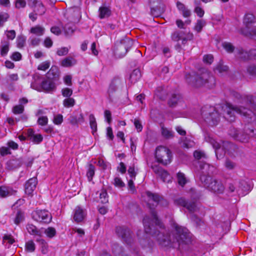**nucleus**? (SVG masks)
I'll return each mask as SVG.
<instances>
[{
  "label": "nucleus",
  "mask_w": 256,
  "mask_h": 256,
  "mask_svg": "<svg viewBox=\"0 0 256 256\" xmlns=\"http://www.w3.org/2000/svg\"><path fill=\"white\" fill-rule=\"evenodd\" d=\"M146 195L148 199L147 204L150 210L151 216L150 218L146 216L144 218L143 224L146 233L151 234L162 246L179 248L184 244L190 243L192 240V234L186 228L173 222L172 226L174 230V233L172 238L158 218L154 208L158 205L162 206H167V200L158 194L150 191L146 192Z\"/></svg>",
  "instance_id": "obj_1"
},
{
  "label": "nucleus",
  "mask_w": 256,
  "mask_h": 256,
  "mask_svg": "<svg viewBox=\"0 0 256 256\" xmlns=\"http://www.w3.org/2000/svg\"><path fill=\"white\" fill-rule=\"evenodd\" d=\"M231 96L234 101L238 103L246 104L249 108L242 106H234L226 103L222 106H218L217 108L206 105L201 110V115L204 121L211 126L216 125L220 120V116L224 117L228 122H232L235 120L236 113L244 117L248 123L256 119V114L252 110H256V104L253 96L251 95L241 94L237 92L232 91Z\"/></svg>",
  "instance_id": "obj_2"
},
{
  "label": "nucleus",
  "mask_w": 256,
  "mask_h": 256,
  "mask_svg": "<svg viewBox=\"0 0 256 256\" xmlns=\"http://www.w3.org/2000/svg\"><path fill=\"white\" fill-rule=\"evenodd\" d=\"M186 82L193 87L204 86L208 88H212L215 84L214 77L206 69L199 70L198 72L189 73L186 75Z\"/></svg>",
  "instance_id": "obj_3"
},
{
  "label": "nucleus",
  "mask_w": 256,
  "mask_h": 256,
  "mask_svg": "<svg viewBox=\"0 0 256 256\" xmlns=\"http://www.w3.org/2000/svg\"><path fill=\"white\" fill-rule=\"evenodd\" d=\"M211 169L208 173L201 174L199 176V180L202 186L210 191L216 193H222L224 189V186L220 180L213 179L210 175L212 172Z\"/></svg>",
  "instance_id": "obj_4"
},
{
  "label": "nucleus",
  "mask_w": 256,
  "mask_h": 256,
  "mask_svg": "<svg viewBox=\"0 0 256 256\" xmlns=\"http://www.w3.org/2000/svg\"><path fill=\"white\" fill-rule=\"evenodd\" d=\"M229 134L234 140L242 142H248L250 137H256V130L245 126L244 132L239 131L234 128L230 129Z\"/></svg>",
  "instance_id": "obj_5"
},
{
  "label": "nucleus",
  "mask_w": 256,
  "mask_h": 256,
  "mask_svg": "<svg viewBox=\"0 0 256 256\" xmlns=\"http://www.w3.org/2000/svg\"><path fill=\"white\" fill-rule=\"evenodd\" d=\"M205 141L210 143L215 150V153L216 157L218 158V151L220 150L221 147L222 150L224 152V154L226 152H230V148H232L234 147V145L228 142H218L211 134H206L204 136Z\"/></svg>",
  "instance_id": "obj_6"
},
{
  "label": "nucleus",
  "mask_w": 256,
  "mask_h": 256,
  "mask_svg": "<svg viewBox=\"0 0 256 256\" xmlns=\"http://www.w3.org/2000/svg\"><path fill=\"white\" fill-rule=\"evenodd\" d=\"M256 22V17L252 13H246L244 18L243 23L245 26L240 30V32L244 36L250 37L252 38H256V26L252 29V24Z\"/></svg>",
  "instance_id": "obj_7"
},
{
  "label": "nucleus",
  "mask_w": 256,
  "mask_h": 256,
  "mask_svg": "<svg viewBox=\"0 0 256 256\" xmlns=\"http://www.w3.org/2000/svg\"><path fill=\"white\" fill-rule=\"evenodd\" d=\"M30 87L40 92L52 93L56 90V86L54 80L50 78L44 79L40 84L32 82Z\"/></svg>",
  "instance_id": "obj_8"
},
{
  "label": "nucleus",
  "mask_w": 256,
  "mask_h": 256,
  "mask_svg": "<svg viewBox=\"0 0 256 256\" xmlns=\"http://www.w3.org/2000/svg\"><path fill=\"white\" fill-rule=\"evenodd\" d=\"M156 158L158 162L164 165L169 164L172 160L171 151L166 147L159 146L156 150Z\"/></svg>",
  "instance_id": "obj_9"
},
{
  "label": "nucleus",
  "mask_w": 256,
  "mask_h": 256,
  "mask_svg": "<svg viewBox=\"0 0 256 256\" xmlns=\"http://www.w3.org/2000/svg\"><path fill=\"white\" fill-rule=\"evenodd\" d=\"M194 156L196 159L198 160V164L200 168V174L203 173H208L211 171V169L214 168L212 166H210L208 163L204 161L207 159L208 157L205 153L200 150H196L194 152Z\"/></svg>",
  "instance_id": "obj_10"
},
{
  "label": "nucleus",
  "mask_w": 256,
  "mask_h": 256,
  "mask_svg": "<svg viewBox=\"0 0 256 256\" xmlns=\"http://www.w3.org/2000/svg\"><path fill=\"white\" fill-rule=\"evenodd\" d=\"M239 57L244 60H256V50H252L248 52H244L242 50H239ZM247 72L250 76H256V66L250 65L247 68Z\"/></svg>",
  "instance_id": "obj_11"
},
{
  "label": "nucleus",
  "mask_w": 256,
  "mask_h": 256,
  "mask_svg": "<svg viewBox=\"0 0 256 256\" xmlns=\"http://www.w3.org/2000/svg\"><path fill=\"white\" fill-rule=\"evenodd\" d=\"M32 217L34 221L43 224L49 223L52 218L50 212L45 210H36L33 211Z\"/></svg>",
  "instance_id": "obj_12"
},
{
  "label": "nucleus",
  "mask_w": 256,
  "mask_h": 256,
  "mask_svg": "<svg viewBox=\"0 0 256 256\" xmlns=\"http://www.w3.org/2000/svg\"><path fill=\"white\" fill-rule=\"evenodd\" d=\"M132 44V41L130 38H126L116 46L114 54L119 58L125 56Z\"/></svg>",
  "instance_id": "obj_13"
},
{
  "label": "nucleus",
  "mask_w": 256,
  "mask_h": 256,
  "mask_svg": "<svg viewBox=\"0 0 256 256\" xmlns=\"http://www.w3.org/2000/svg\"><path fill=\"white\" fill-rule=\"evenodd\" d=\"M26 228L30 234L34 236L36 238V242L41 244L42 246H46V241L41 238L43 234L42 230L38 229L35 226L31 224H27Z\"/></svg>",
  "instance_id": "obj_14"
},
{
  "label": "nucleus",
  "mask_w": 256,
  "mask_h": 256,
  "mask_svg": "<svg viewBox=\"0 0 256 256\" xmlns=\"http://www.w3.org/2000/svg\"><path fill=\"white\" fill-rule=\"evenodd\" d=\"M148 3L152 16L155 17L160 16L164 10L162 0H149Z\"/></svg>",
  "instance_id": "obj_15"
},
{
  "label": "nucleus",
  "mask_w": 256,
  "mask_h": 256,
  "mask_svg": "<svg viewBox=\"0 0 256 256\" xmlns=\"http://www.w3.org/2000/svg\"><path fill=\"white\" fill-rule=\"evenodd\" d=\"M116 232L119 237H120L124 242L128 244L131 242L132 236L130 230L124 226H117Z\"/></svg>",
  "instance_id": "obj_16"
},
{
  "label": "nucleus",
  "mask_w": 256,
  "mask_h": 256,
  "mask_svg": "<svg viewBox=\"0 0 256 256\" xmlns=\"http://www.w3.org/2000/svg\"><path fill=\"white\" fill-rule=\"evenodd\" d=\"M174 204L178 206H182L186 208L191 212H194L196 211L198 206L196 202L188 203L183 198H179L174 199Z\"/></svg>",
  "instance_id": "obj_17"
},
{
  "label": "nucleus",
  "mask_w": 256,
  "mask_h": 256,
  "mask_svg": "<svg viewBox=\"0 0 256 256\" xmlns=\"http://www.w3.org/2000/svg\"><path fill=\"white\" fill-rule=\"evenodd\" d=\"M28 4L38 15H42L46 12V8L40 0H28Z\"/></svg>",
  "instance_id": "obj_18"
},
{
  "label": "nucleus",
  "mask_w": 256,
  "mask_h": 256,
  "mask_svg": "<svg viewBox=\"0 0 256 256\" xmlns=\"http://www.w3.org/2000/svg\"><path fill=\"white\" fill-rule=\"evenodd\" d=\"M237 182H234V184L232 183H230L228 184V189L231 192H234L235 190H236V192L238 194H244V193L243 192H244L248 186V184L244 180H241L238 182L239 186H238L236 187L235 184H236Z\"/></svg>",
  "instance_id": "obj_19"
},
{
  "label": "nucleus",
  "mask_w": 256,
  "mask_h": 256,
  "mask_svg": "<svg viewBox=\"0 0 256 256\" xmlns=\"http://www.w3.org/2000/svg\"><path fill=\"white\" fill-rule=\"evenodd\" d=\"M38 180L36 177L30 178L26 181L24 185L26 194L28 196H31L36 188Z\"/></svg>",
  "instance_id": "obj_20"
},
{
  "label": "nucleus",
  "mask_w": 256,
  "mask_h": 256,
  "mask_svg": "<svg viewBox=\"0 0 256 256\" xmlns=\"http://www.w3.org/2000/svg\"><path fill=\"white\" fill-rule=\"evenodd\" d=\"M128 172L130 177V179L128 180V186L130 190L134 192L135 191V186L134 184V180H135L136 176L137 174V172L135 171L134 166H129Z\"/></svg>",
  "instance_id": "obj_21"
},
{
  "label": "nucleus",
  "mask_w": 256,
  "mask_h": 256,
  "mask_svg": "<svg viewBox=\"0 0 256 256\" xmlns=\"http://www.w3.org/2000/svg\"><path fill=\"white\" fill-rule=\"evenodd\" d=\"M28 138L34 144H38L43 140V136L40 134H35L33 130L28 129L26 132Z\"/></svg>",
  "instance_id": "obj_22"
},
{
  "label": "nucleus",
  "mask_w": 256,
  "mask_h": 256,
  "mask_svg": "<svg viewBox=\"0 0 256 256\" xmlns=\"http://www.w3.org/2000/svg\"><path fill=\"white\" fill-rule=\"evenodd\" d=\"M16 191L12 186L3 185L0 186V197L5 198L10 196L14 195Z\"/></svg>",
  "instance_id": "obj_23"
},
{
  "label": "nucleus",
  "mask_w": 256,
  "mask_h": 256,
  "mask_svg": "<svg viewBox=\"0 0 256 256\" xmlns=\"http://www.w3.org/2000/svg\"><path fill=\"white\" fill-rule=\"evenodd\" d=\"M86 215V210L80 206H76L74 211V221L77 222H79L83 220Z\"/></svg>",
  "instance_id": "obj_24"
},
{
  "label": "nucleus",
  "mask_w": 256,
  "mask_h": 256,
  "mask_svg": "<svg viewBox=\"0 0 256 256\" xmlns=\"http://www.w3.org/2000/svg\"><path fill=\"white\" fill-rule=\"evenodd\" d=\"M121 80L119 78H114L111 82L108 90L110 98L112 94L116 90L118 86L120 84Z\"/></svg>",
  "instance_id": "obj_25"
},
{
  "label": "nucleus",
  "mask_w": 256,
  "mask_h": 256,
  "mask_svg": "<svg viewBox=\"0 0 256 256\" xmlns=\"http://www.w3.org/2000/svg\"><path fill=\"white\" fill-rule=\"evenodd\" d=\"M22 164V162L20 159H12L8 160L6 162V168L8 170H14L19 167Z\"/></svg>",
  "instance_id": "obj_26"
},
{
  "label": "nucleus",
  "mask_w": 256,
  "mask_h": 256,
  "mask_svg": "<svg viewBox=\"0 0 256 256\" xmlns=\"http://www.w3.org/2000/svg\"><path fill=\"white\" fill-rule=\"evenodd\" d=\"M182 101V97L179 94H174L168 100V105L170 107H174Z\"/></svg>",
  "instance_id": "obj_27"
},
{
  "label": "nucleus",
  "mask_w": 256,
  "mask_h": 256,
  "mask_svg": "<svg viewBox=\"0 0 256 256\" xmlns=\"http://www.w3.org/2000/svg\"><path fill=\"white\" fill-rule=\"evenodd\" d=\"M30 32L32 35L41 36H43L45 32V28L42 26L36 25L32 27Z\"/></svg>",
  "instance_id": "obj_28"
},
{
  "label": "nucleus",
  "mask_w": 256,
  "mask_h": 256,
  "mask_svg": "<svg viewBox=\"0 0 256 256\" xmlns=\"http://www.w3.org/2000/svg\"><path fill=\"white\" fill-rule=\"evenodd\" d=\"M176 7L184 18H188L190 16V10L184 4L180 2H177Z\"/></svg>",
  "instance_id": "obj_29"
},
{
  "label": "nucleus",
  "mask_w": 256,
  "mask_h": 256,
  "mask_svg": "<svg viewBox=\"0 0 256 256\" xmlns=\"http://www.w3.org/2000/svg\"><path fill=\"white\" fill-rule=\"evenodd\" d=\"M68 121L70 124L75 126L84 122V118L82 113L78 116L72 115L68 118Z\"/></svg>",
  "instance_id": "obj_30"
},
{
  "label": "nucleus",
  "mask_w": 256,
  "mask_h": 256,
  "mask_svg": "<svg viewBox=\"0 0 256 256\" xmlns=\"http://www.w3.org/2000/svg\"><path fill=\"white\" fill-rule=\"evenodd\" d=\"M59 70L58 66H52L46 74V77L51 80H54L58 77Z\"/></svg>",
  "instance_id": "obj_31"
},
{
  "label": "nucleus",
  "mask_w": 256,
  "mask_h": 256,
  "mask_svg": "<svg viewBox=\"0 0 256 256\" xmlns=\"http://www.w3.org/2000/svg\"><path fill=\"white\" fill-rule=\"evenodd\" d=\"M15 242L14 238L11 234H6L3 236L2 244L7 248H9Z\"/></svg>",
  "instance_id": "obj_32"
},
{
  "label": "nucleus",
  "mask_w": 256,
  "mask_h": 256,
  "mask_svg": "<svg viewBox=\"0 0 256 256\" xmlns=\"http://www.w3.org/2000/svg\"><path fill=\"white\" fill-rule=\"evenodd\" d=\"M99 16L100 18L108 17L110 15L111 11L109 8L101 6L99 8Z\"/></svg>",
  "instance_id": "obj_33"
},
{
  "label": "nucleus",
  "mask_w": 256,
  "mask_h": 256,
  "mask_svg": "<svg viewBox=\"0 0 256 256\" xmlns=\"http://www.w3.org/2000/svg\"><path fill=\"white\" fill-rule=\"evenodd\" d=\"M112 252L114 256H128V255L124 254L122 247L116 244H113L112 246Z\"/></svg>",
  "instance_id": "obj_34"
},
{
  "label": "nucleus",
  "mask_w": 256,
  "mask_h": 256,
  "mask_svg": "<svg viewBox=\"0 0 256 256\" xmlns=\"http://www.w3.org/2000/svg\"><path fill=\"white\" fill-rule=\"evenodd\" d=\"M76 64V60L73 58L68 56L61 62V66L64 67H70Z\"/></svg>",
  "instance_id": "obj_35"
},
{
  "label": "nucleus",
  "mask_w": 256,
  "mask_h": 256,
  "mask_svg": "<svg viewBox=\"0 0 256 256\" xmlns=\"http://www.w3.org/2000/svg\"><path fill=\"white\" fill-rule=\"evenodd\" d=\"M141 77V73L139 70H134L130 75V79L132 82H136Z\"/></svg>",
  "instance_id": "obj_36"
},
{
  "label": "nucleus",
  "mask_w": 256,
  "mask_h": 256,
  "mask_svg": "<svg viewBox=\"0 0 256 256\" xmlns=\"http://www.w3.org/2000/svg\"><path fill=\"white\" fill-rule=\"evenodd\" d=\"M176 178L178 184L182 186H184L188 182L185 174L182 172L177 174Z\"/></svg>",
  "instance_id": "obj_37"
},
{
  "label": "nucleus",
  "mask_w": 256,
  "mask_h": 256,
  "mask_svg": "<svg viewBox=\"0 0 256 256\" xmlns=\"http://www.w3.org/2000/svg\"><path fill=\"white\" fill-rule=\"evenodd\" d=\"M228 70V67L223 64V62L220 60L214 69L215 72H218L220 74L226 72Z\"/></svg>",
  "instance_id": "obj_38"
},
{
  "label": "nucleus",
  "mask_w": 256,
  "mask_h": 256,
  "mask_svg": "<svg viewBox=\"0 0 256 256\" xmlns=\"http://www.w3.org/2000/svg\"><path fill=\"white\" fill-rule=\"evenodd\" d=\"M184 33L182 31L174 32L171 35L172 40L174 42H178L180 40L182 41V38Z\"/></svg>",
  "instance_id": "obj_39"
},
{
  "label": "nucleus",
  "mask_w": 256,
  "mask_h": 256,
  "mask_svg": "<svg viewBox=\"0 0 256 256\" xmlns=\"http://www.w3.org/2000/svg\"><path fill=\"white\" fill-rule=\"evenodd\" d=\"M10 42L8 40L2 42L0 54L2 56H6L9 50Z\"/></svg>",
  "instance_id": "obj_40"
},
{
  "label": "nucleus",
  "mask_w": 256,
  "mask_h": 256,
  "mask_svg": "<svg viewBox=\"0 0 256 256\" xmlns=\"http://www.w3.org/2000/svg\"><path fill=\"white\" fill-rule=\"evenodd\" d=\"M206 22L204 20H198L194 27V30L197 32H200L202 28L206 25Z\"/></svg>",
  "instance_id": "obj_41"
},
{
  "label": "nucleus",
  "mask_w": 256,
  "mask_h": 256,
  "mask_svg": "<svg viewBox=\"0 0 256 256\" xmlns=\"http://www.w3.org/2000/svg\"><path fill=\"white\" fill-rule=\"evenodd\" d=\"M90 124L92 130V134L97 130V124L96 118L93 114H90L89 116Z\"/></svg>",
  "instance_id": "obj_42"
},
{
  "label": "nucleus",
  "mask_w": 256,
  "mask_h": 256,
  "mask_svg": "<svg viewBox=\"0 0 256 256\" xmlns=\"http://www.w3.org/2000/svg\"><path fill=\"white\" fill-rule=\"evenodd\" d=\"M40 36L32 35L31 36L28 40V42L30 45L35 46H38L40 41L41 39L40 38Z\"/></svg>",
  "instance_id": "obj_43"
},
{
  "label": "nucleus",
  "mask_w": 256,
  "mask_h": 256,
  "mask_svg": "<svg viewBox=\"0 0 256 256\" xmlns=\"http://www.w3.org/2000/svg\"><path fill=\"white\" fill-rule=\"evenodd\" d=\"M162 136L166 138H170L174 137V132L164 126L161 128Z\"/></svg>",
  "instance_id": "obj_44"
},
{
  "label": "nucleus",
  "mask_w": 256,
  "mask_h": 256,
  "mask_svg": "<svg viewBox=\"0 0 256 256\" xmlns=\"http://www.w3.org/2000/svg\"><path fill=\"white\" fill-rule=\"evenodd\" d=\"M94 172L95 166L92 164H90L86 172V176L88 181L90 182L92 180Z\"/></svg>",
  "instance_id": "obj_45"
},
{
  "label": "nucleus",
  "mask_w": 256,
  "mask_h": 256,
  "mask_svg": "<svg viewBox=\"0 0 256 256\" xmlns=\"http://www.w3.org/2000/svg\"><path fill=\"white\" fill-rule=\"evenodd\" d=\"M26 38L23 35H20L16 38V43L18 48H23L26 44Z\"/></svg>",
  "instance_id": "obj_46"
},
{
  "label": "nucleus",
  "mask_w": 256,
  "mask_h": 256,
  "mask_svg": "<svg viewBox=\"0 0 256 256\" xmlns=\"http://www.w3.org/2000/svg\"><path fill=\"white\" fill-rule=\"evenodd\" d=\"M24 214L21 211H18L16 214V218L14 220V222L16 225L19 224L24 221Z\"/></svg>",
  "instance_id": "obj_47"
},
{
  "label": "nucleus",
  "mask_w": 256,
  "mask_h": 256,
  "mask_svg": "<svg viewBox=\"0 0 256 256\" xmlns=\"http://www.w3.org/2000/svg\"><path fill=\"white\" fill-rule=\"evenodd\" d=\"M100 202L102 204H106L108 202V196L106 190H102L100 194Z\"/></svg>",
  "instance_id": "obj_48"
},
{
  "label": "nucleus",
  "mask_w": 256,
  "mask_h": 256,
  "mask_svg": "<svg viewBox=\"0 0 256 256\" xmlns=\"http://www.w3.org/2000/svg\"><path fill=\"white\" fill-rule=\"evenodd\" d=\"M75 100L72 98H65L63 100V105L66 108L72 107L75 104Z\"/></svg>",
  "instance_id": "obj_49"
},
{
  "label": "nucleus",
  "mask_w": 256,
  "mask_h": 256,
  "mask_svg": "<svg viewBox=\"0 0 256 256\" xmlns=\"http://www.w3.org/2000/svg\"><path fill=\"white\" fill-rule=\"evenodd\" d=\"M9 14L6 12H0V27L4 26V24L8 20Z\"/></svg>",
  "instance_id": "obj_50"
},
{
  "label": "nucleus",
  "mask_w": 256,
  "mask_h": 256,
  "mask_svg": "<svg viewBox=\"0 0 256 256\" xmlns=\"http://www.w3.org/2000/svg\"><path fill=\"white\" fill-rule=\"evenodd\" d=\"M165 94L166 92L164 90V88L162 86L158 87L155 91V94L158 98L161 100L164 98Z\"/></svg>",
  "instance_id": "obj_51"
},
{
  "label": "nucleus",
  "mask_w": 256,
  "mask_h": 256,
  "mask_svg": "<svg viewBox=\"0 0 256 256\" xmlns=\"http://www.w3.org/2000/svg\"><path fill=\"white\" fill-rule=\"evenodd\" d=\"M44 233L46 234L47 236L50 238L54 237L56 234V230L54 228L52 227H48L44 230Z\"/></svg>",
  "instance_id": "obj_52"
},
{
  "label": "nucleus",
  "mask_w": 256,
  "mask_h": 256,
  "mask_svg": "<svg viewBox=\"0 0 256 256\" xmlns=\"http://www.w3.org/2000/svg\"><path fill=\"white\" fill-rule=\"evenodd\" d=\"M159 174L164 182H168L170 180V176L166 171L162 169Z\"/></svg>",
  "instance_id": "obj_53"
},
{
  "label": "nucleus",
  "mask_w": 256,
  "mask_h": 256,
  "mask_svg": "<svg viewBox=\"0 0 256 256\" xmlns=\"http://www.w3.org/2000/svg\"><path fill=\"white\" fill-rule=\"evenodd\" d=\"M26 250L32 252L35 250V244L32 240H29L26 243Z\"/></svg>",
  "instance_id": "obj_54"
},
{
  "label": "nucleus",
  "mask_w": 256,
  "mask_h": 256,
  "mask_svg": "<svg viewBox=\"0 0 256 256\" xmlns=\"http://www.w3.org/2000/svg\"><path fill=\"white\" fill-rule=\"evenodd\" d=\"M24 110V106L20 104L15 106L12 108V112L16 114H22Z\"/></svg>",
  "instance_id": "obj_55"
},
{
  "label": "nucleus",
  "mask_w": 256,
  "mask_h": 256,
  "mask_svg": "<svg viewBox=\"0 0 256 256\" xmlns=\"http://www.w3.org/2000/svg\"><path fill=\"white\" fill-rule=\"evenodd\" d=\"M63 122V116L61 114H58L54 116L53 122L56 125L60 124Z\"/></svg>",
  "instance_id": "obj_56"
},
{
  "label": "nucleus",
  "mask_w": 256,
  "mask_h": 256,
  "mask_svg": "<svg viewBox=\"0 0 256 256\" xmlns=\"http://www.w3.org/2000/svg\"><path fill=\"white\" fill-rule=\"evenodd\" d=\"M222 46L228 52H233L234 49V47L230 42H224L222 44Z\"/></svg>",
  "instance_id": "obj_57"
},
{
  "label": "nucleus",
  "mask_w": 256,
  "mask_h": 256,
  "mask_svg": "<svg viewBox=\"0 0 256 256\" xmlns=\"http://www.w3.org/2000/svg\"><path fill=\"white\" fill-rule=\"evenodd\" d=\"M194 38V34L192 33L188 32L184 36V35L182 38V44L184 45L188 40H191Z\"/></svg>",
  "instance_id": "obj_58"
},
{
  "label": "nucleus",
  "mask_w": 256,
  "mask_h": 256,
  "mask_svg": "<svg viewBox=\"0 0 256 256\" xmlns=\"http://www.w3.org/2000/svg\"><path fill=\"white\" fill-rule=\"evenodd\" d=\"M50 64V61H45L39 64L38 69L39 70L45 71L49 68Z\"/></svg>",
  "instance_id": "obj_59"
},
{
  "label": "nucleus",
  "mask_w": 256,
  "mask_h": 256,
  "mask_svg": "<svg viewBox=\"0 0 256 256\" xmlns=\"http://www.w3.org/2000/svg\"><path fill=\"white\" fill-rule=\"evenodd\" d=\"M114 184L116 186L119 188H123L125 186L124 183L120 178L116 177L114 179Z\"/></svg>",
  "instance_id": "obj_60"
},
{
  "label": "nucleus",
  "mask_w": 256,
  "mask_h": 256,
  "mask_svg": "<svg viewBox=\"0 0 256 256\" xmlns=\"http://www.w3.org/2000/svg\"><path fill=\"white\" fill-rule=\"evenodd\" d=\"M5 34L7 38L10 40H13L16 36V32L14 30H7L5 32Z\"/></svg>",
  "instance_id": "obj_61"
},
{
  "label": "nucleus",
  "mask_w": 256,
  "mask_h": 256,
  "mask_svg": "<svg viewBox=\"0 0 256 256\" xmlns=\"http://www.w3.org/2000/svg\"><path fill=\"white\" fill-rule=\"evenodd\" d=\"M62 92L64 97L70 98L72 94V90L68 88H63Z\"/></svg>",
  "instance_id": "obj_62"
},
{
  "label": "nucleus",
  "mask_w": 256,
  "mask_h": 256,
  "mask_svg": "<svg viewBox=\"0 0 256 256\" xmlns=\"http://www.w3.org/2000/svg\"><path fill=\"white\" fill-rule=\"evenodd\" d=\"M68 52V49L66 47H62L58 48L56 52L58 56H62L66 55Z\"/></svg>",
  "instance_id": "obj_63"
},
{
  "label": "nucleus",
  "mask_w": 256,
  "mask_h": 256,
  "mask_svg": "<svg viewBox=\"0 0 256 256\" xmlns=\"http://www.w3.org/2000/svg\"><path fill=\"white\" fill-rule=\"evenodd\" d=\"M214 60V57L212 54H206L204 56L203 60L204 62L208 64H211Z\"/></svg>",
  "instance_id": "obj_64"
}]
</instances>
